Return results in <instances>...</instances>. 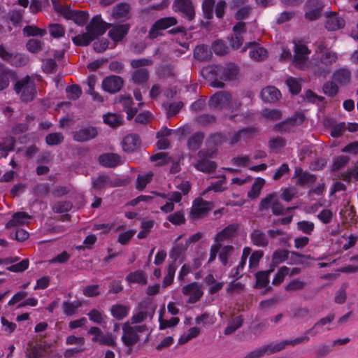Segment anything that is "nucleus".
Returning <instances> with one entry per match:
<instances>
[{
	"label": "nucleus",
	"mask_w": 358,
	"mask_h": 358,
	"mask_svg": "<svg viewBox=\"0 0 358 358\" xmlns=\"http://www.w3.org/2000/svg\"><path fill=\"white\" fill-rule=\"evenodd\" d=\"M315 46L310 69L317 76H326L330 71V66L337 61L338 55L335 52L329 50L324 42H318Z\"/></svg>",
	"instance_id": "1"
},
{
	"label": "nucleus",
	"mask_w": 358,
	"mask_h": 358,
	"mask_svg": "<svg viewBox=\"0 0 358 358\" xmlns=\"http://www.w3.org/2000/svg\"><path fill=\"white\" fill-rule=\"evenodd\" d=\"M122 335L121 340L124 345L131 347L136 344L141 339V336L145 334L150 335L148 327L146 324L133 325L127 322L122 324Z\"/></svg>",
	"instance_id": "2"
},
{
	"label": "nucleus",
	"mask_w": 358,
	"mask_h": 358,
	"mask_svg": "<svg viewBox=\"0 0 358 358\" xmlns=\"http://www.w3.org/2000/svg\"><path fill=\"white\" fill-rule=\"evenodd\" d=\"M14 90L22 101L29 102L36 95L35 79L33 77L27 76L16 82Z\"/></svg>",
	"instance_id": "3"
},
{
	"label": "nucleus",
	"mask_w": 358,
	"mask_h": 358,
	"mask_svg": "<svg viewBox=\"0 0 358 358\" xmlns=\"http://www.w3.org/2000/svg\"><path fill=\"white\" fill-rule=\"evenodd\" d=\"M294 44L293 64L294 65L302 70L310 69L312 60H309V55L311 53L310 50L301 41H293Z\"/></svg>",
	"instance_id": "4"
},
{
	"label": "nucleus",
	"mask_w": 358,
	"mask_h": 358,
	"mask_svg": "<svg viewBox=\"0 0 358 358\" xmlns=\"http://www.w3.org/2000/svg\"><path fill=\"white\" fill-rule=\"evenodd\" d=\"M0 58L15 67L24 66L29 62V58L27 55L22 53L11 52L3 44L0 45Z\"/></svg>",
	"instance_id": "5"
},
{
	"label": "nucleus",
	"mask_w": 358,
	"mask_h": 358,
	"mask_svg": "<svg viewBox=\"0 0 358 358\" xmlns=\"http://www.w3.org/2000/svg\"><path fill=\"white\" fill-rule=\"evenodd\" d=\"M213 206V202L205 201L199 197L196 198L192 202L190 217L193 220L201 218L207 215Z\"/></svg>",
	"instance_id": "6"
},
{
	"label": "nucleus",
	"mask_w": 358,
	"mask_h": 358,
	"mask_svg": "<svg viewBox=\"0 0 358 358\" xmlns=\"http://www.w3.org/2000/svg\"><path fill=\"white\" fill-rule=\"evenodd\" d=\"M213 155V152L209 153L205 150H200L198 152V157L199 159L194 164V167L196 169L199 171L208 173L214 171L217 168V165L214 162L208 159L212 158Z\"/></svg>",
	"instance_id": "7"
},
{
	"label": "nucleus",
	"mask_w": 358,
	"mask_h": 358,
	"mask_svg": "<svg viewBox=\"0 0 358 358\" xmlns=\"http://www.w3.org/2000/svg\"><path fill=\"white\" fill-rule=\"evenodd\" d=\"M57 10L66 19L71 20L80 26H83L89 18V14L85 10H73L68 7L62 6Z\"/></svg>",
	"instance_id": "8"
},
{
	"label": "nucleus",
	"mask_w": 358,
	"mask_h": 358,
	"mask_svg": "<svg viewBox=\"0 0 358 358\" xmlns=\"http://www.w3.org/2000/svg\"><path fill=\"white\" fill-rule=\"evenodd\" d=\"M255 132V128L252 127H248L238 131H229L227 134V143L233 145L241 141H246L251 138Z\"/></svg>",
	"instance_id": "9"
},
{
	"label": "nucleus",
	"mask_w": 358,
	"mask_h": 358,
	"mask_svg": "<svg viewBox=\"0 0 358 358\" xmlns=\"http://www.w3.org/2000/svg\"><path fill=\"white\" fill-rule=\"evenodd\" d=\"M231 101V94L225 91H221L210 96L208 105L211 108L221 110L230 106Z\"/></svg>",
	"instance_id": "10"
},
{
	"label": "nucleus",
	"mask_w": 358,
	"mask_h": 358,
	"mask_svg": "<svg viewBox=\"0 0 358 358\" xmlns=\"http://www.w3.org/2000/svg\"><path fill=\"white\" fill-rule=\"evenodd\" d=\"M250 49V58L255 62L264 61L268 57V51L266 48L262 47L256 42H249L245 43L242 48L241 52H244Z\"/></svg>",
	"instance_id": "11"
},
{
	"label": "nucleus",
	"mask_w": 358,
	"mask_h": 358,
	"mask_svg": "<svg viewBox=\"0 0 358 358\" xmlns=\"http://www.w3.org/2000/svg\"><path fill=\"white\" fill-rule=\"evenodd\" d=\"M177 20L174 17H163L155 22L150 28L148 36L153 39L161 34V31L168 29L169 27L176 25Z\"/></svg>",
	"instance_id": "12"
},
{
	"label": "nucleus",
	"mask_w": 358,
	"mask_h": 358,
	"mask_svg": "<svg viewBox=\"0 0 358 358\" xmlns=\"http://www.w3.org/2000/svg\"><path fill=\"white\" fill-rule=\"evenodd\" d=\"M173 10L179 13L187 20H192L195 15L194 6L190 0H175L173 4Z\"/></svg>",
	"instance_id": "13"
},
{
	"label": "nucleus",
	"mask_w": 358,
	"mask_h": 358,
	"mask_svg": "<svg viewBox=\"0 0 358 358\" xmlns=\"http://www.w3.org/2000/svg\"><path fill=\"white\" fill-rule=\"evenodd\" d=\"M108 27L109 24L103 21L101 15H96L92 18L87 25L86 29L96 38L99 36L103 35Z\"/></svg>",
	"instance_id": "14"
},
{
	"label": "nucleus",
	"mask_w": 358,
	"mask_h": 358,
	"mask_svg": "<svg viewBox=\"0 0 358 358\" xmlns=\"http://www.w3.org/2000/svg\"><path fill=\"white\" fill-rule=\"evenodd\" d=\"M182 292L184 295L189 296L187 302L189 303L197 302L203 294L201 287L197 282H192L185 285L182 288Z\"/></svg>",
	"instance_id": "15"
},
{
	"label": "nucleus",
	"mask_w": 358,
	"mask_h": 358,
	"mask_svg": "<svg viewBox=\"0 0 358 358\" xmlns=\"http://www.w3.org/2000/svg\"><path fill=\"white\" fill-rule=\"evenodd\" d=\"M154 313L153 310L149 312L145 306L140 303L138 309L134 311L130 320L127 322L133 325H139L138 324L143 322L148 317L151 318Z\"/></svg>",
	"instance_id": "16"
},
{
	"label": "nucleus",
	"mask_w": 358,
	"mask_h": 358,
	"mask_svg": "<svg viewBox=\"0 0 358 358\" xmlns=\"http://www.w3.org/2000/svg\"><path fill=\"white\" fill-rule=\"evenodd\" d=\"M123 85V80L117 76H107L102 82L103 89L111 94L119 92Z\"/></svg>",
	"instance_id": "17"
},
{
	"label": "nucleus",
	"mask_w": 358,
	"mask_h": 358,
	"mask_svg": "<svg viewBox=\"0 0 358 358\" xmlns=\"http://www.w3.org/2000/svg\"><path fill=\"white\" fill-rule=\"evenodd\" d=\"M308 10L305 13L306 19L315 20L318 19L321 15L323 8V3L319 0H309L306 3Z\"/></svg>",
	"instance_id": "18"
},
{
	"label": "nucleus",
	"mask_w": 358,
	"mask_h": 358,
	"mask_svg": "<svg viewBox=\"0 0 358 358\" xmlns=\"http://www.w3.org/2000/svg\"><path fill=\"white\" fill-rule=\"evenodd\" d=\"M219 252V259L224 266H230L233 264L234 257L238 255V252L232 245H225L220 248Z\"/></svg>",
	"instance_id": "19"
},
{
	"label": "nucleus",
	"mask_w": 358,
	"mask_h": 358,
	"mask_svg": "<svg viewBox=\"0 0 358 358\" xmlns=\"http://www.w3.org/2000/svg\"><path fill=\"white\" fill-rule=\"evenodd\" d=\"M299 255L294 252H289L287 250L280 249L275 250L272 255V262L274 264L277 265L281 264L287 260H289L287 263L292 264V260L294 258H298Z\"/></svg>",
	"instance_id": "20"
},
{
	"label": "nucleus",
	"mask_w": 358,
	"mask_h": 358,
	"mask_svg": "<svg viewBox=\"0 0 358 358\" xmlns=\"http://www.w3.org/2000/svg\"><path fill=\"white\" fill-rule=\"evenodd\" d=\"M297 178L296 184L300 186H309L316 181V176L308 172H303L300 167L295 168L293 178Z\"/></svg>",
	"instance_id": "21"
},
{
	"label": "nucleus",
	"mask_w": 358,
	"mask_h": 358,
	"mask_svg": "<svg viewBox=\"0 0 358 358\" xmlns=\"http://www.w3.org/2000/svg\"><path fill=\"white\" fill-rule=\"evenodd\" d=\"M97 130L94 127H87L76 131L73 139L78 142H84L95 138L97 136Z\"/></svg>",
	"instance_id": "22"
},
{
	"label": "nucleus",
	"mask_w": 358,
	"mask_h": 358,
	"mask_svg": "<svg viewBox=\"0 0 358 358\" xmlns=\"http://www.w3.org/2000/svg\"><path fill=\"white\" fill-rule=\"evenodd\" d=\"M99 163L105 166L113 168L122 163L121 157L115 153H106L100 155L99 157Z\"/></svg>",
	"instance_id": "23"
},
{
	"label": "nucleus",
	"mask_w": 358,
	"mask_h": 358,
	"mask_svg": "<svg viewBox=\"0 0 358 358\" xmlns=\"http://www.w3.org/2000/svg\"><path fill=\"white\" fill-rule=\"evenodd\" d=\"M131 307L127 304L117 303L110 308L111 315L117 320H122L128 316Z\"/></svg>",
	"instance_id": "24"
},
{
	"label": "nucleus",
	"mask_w": 358,
	"mask_h": 358,
	"mask_svg": "<svg viewBox=\"0 0 358 358\" xmlns=\"http://www.w3.org/2000/svg\"><path fill=\"white\" fill-rule=\"evenodd\" d=\"M325 27L329 31H336L345 26V20L335 13H330L327 15Z\"/></svg>",
	"instance_id": "25"
},
{
	"label": "nucleus",
	"mask_w": 358,
	"mask_h": 358,
	"mask_svg": "<svg viewBox=\"0 0 358 358\" xmlns=\"http://www.w3.org/2000/svg\"><path fill=\"white\" fill-rule=\"evenodd\" d=\"M31 216L24 212H17L13 215L12 219L6 224V228L23 226L29 223Z\"/></svg>",
	"instance_id": "26"
},
{
	"label": "nucleus",
	"mask_w": 358,
	"mask_h": 358,
	"mask_svg": "<svg viewBox=\"0 0 358 358\" xmlns=\"http://www.w3.org/2000/svg\"><path fill=\"white\" fill-rule=\"evenodd\" d=\"M332 78L341 85H347L350 81L351 71L347 67L340 68L333 73Z\"/></svg>",
	"instance_id": "27"
},
{
	"label": "nucleus",
	"mask_w": 358,
	"mask_h": 358,
	"mask_svg": "<svg viewBox=\"0 0 358 358\" xmlns=\"http://www.w3.org/2000/svg\"><path fill=\"white\" fill-rule=\"evenodd\" d=\"M139 136L136 134H130L124 138L122 141V148L127 152H134L140 145Z\"/></svg>",
	"instance_id": "28"
},
{
	"label": "nucleus",
	"mask_w": 358,
	"mask_h": 358,
	"mask_svg": "<svg viewBox=\"0 0 358 358\" xmlns=\"http://www.w3.org/2000/svg\"><path fill=\"white\" fill-rule=\"evenodd\" d=\"M280 92L275 87L268 86L261 92V97L265 102H274L280 97Z\"/></svg>",
	"instance_id": "29"
},
{
	"label": "nucleus",
	"mask_w": 358,
	"mask_h": 358,
	"mask_svg": "<svg viewBox=\"0 0 358 358\" xmlns=\"http://www.w3.org/2000/svg\"><path fill=\"white\" fill-rule=\"evenodd\" d=\"M129 26L127 24L114 26L109 31V36L114 41H120L127 34Z\"/></svg>",
	"instance_id": "30"
},
{
	"label": "nucleus",
	"mask_w": 358,
	"mask_h": 358,
	"mask_svg": "<svg viewBox=\"0 0 358 358\" xmlns=\"http://www.w3.org/2000/svg\"><path fill=\"white\" fill-rule=\"evenodd\" d=\"M237 228L238 227L236 224L228 225L216 235L215 238V242L220 243L234 237L236 234Z\"/></svg>",
	"instance_id": "31"
},
{
	"label": "nucleus",
	"mask_w": 358,
	"mask_h": 358,
	"mask_svg": "<svg viewBox=\"0 0 358 358\" xmlns=\"http://www.w3.org/2000/svg\"><path fill=\"white\" fill-rule=\"evenodd\" d=\"M250 238L252 243L258 247H266L268 243L266 234L259 229H255L252 232Z\"/></svg>",
	"instance_id": "32"
},
{
	"label": "nucleus",
	"mask_w": 358,
	"mask_h": 358,
	"mask_svg": "<svg viewBox=\"0 0 358 358\" xmlns=\"http://www.w3.org/2000/svg\"><path fill=\"white\" fill-rule=\"evenodd\" d=\"M308 340H309V337L306 335H304L303 336L296 338L295 339L285 340V341H280L277 343H274L275 346V351L277 352H280V351L282 350L283 349H285L286 348V346H287L289 345H296L301 344L302 343L306 342Z\"/></svg>",
	"instance_id": "33"
},
{
	"label": "nucleus",
	"mask_w": 358,
	"mask_h": 358,
	"mask_svg": "<svg viewBox=\"0 0 358 358\" xmlns=\"http://www.w3.org/2000/svg\"><path fill=\"white\" fill-rule=\"evenodd\" d=\"M119 103L123 106L127 114V118L131 119L137 113L136 108L131 107L133 101L129 96H122L120 97Z\"/></svg>",
	"instance_id": "34"
},
{
	"label": "nucleus",
	"mask_w": 358,
	"mask_h": 358,
	"mask_svg": "<svg viewBox=\"0 0 358 358\" xmlns=\"http://www.w3.org/2000/svg\"><path fill=\"white\" fill-rule=\"evenodd\" d=\"M238 73V69L237 66L234 64L230 63L223 68L221 78L224 80H232L236 78Z\"/></svg>",
	"instance_id": "35"
},
{
	"label": "nucleus",
	"mask_w": 358,
	"mask_h": 358,
	"mask_svg": "<svg viewBox=\"0 0 358 358\" xmlns=\"http://www.w3.org/2000/svg\"><path fill=\"white\" fill-rule=\"evenodd\" d=\"M126 280L129 283L145 285L147 283V275L144 271L139 270L130 273L126 277Z\"/></svg>",
	"instance_id": "36"
},
{
	"label": "nucleus",
	"mask_w": 358,
	"mask_h": 358,
	"mask_svg": "<svg viewBox=\"0 0 358 358\" xmlns=\"http://www.w3.org/2000/svg\"><path fill=\"white\" fill-rule=\"evenodd\" d=\"M204 138L203 132L194 133L187 141V147L190 150L195 151L198 150L202 144Z\"/></svg>",
	"instance_id": "37"
},
{
	"label": "nucleus",
	"mask_w": 358,
	"mask_h": 358,
	"mask_svg": "<svg viewBox=\"0 0 358 358\" xmlns=\"http://www.w3.org/2000/svg\"><path fill=\"white\" fill-rule=\"evenodd\" d=\"M188 245L186 243H176L172 248L169 256L171 259H173L172 262H175L176 263V261L178 258L180 257L187 250Z\"/></svg>",
	"instance_id": "38"
},
{
	"label": "nucleus",
	"mask_w": 358,
	"mask_h": 358,
	"mask_svg": "<svg viewBox=\"0 0 358 358\" xmlns=\"http://www.w3.org/2000/svg\"><path fill=\"white\" fill-rule=\"evenodd\" d=\"M15 140L13 137H6L0 141L1 157H6L8 152L13 150Z\"/></svg>",
	"instance_id": "39"
},
{
	"label": "nucleus",
	"mask_w": 358,
	"mask_h": 358,
	"mask_svg": "<svg viewBox=\"0 0 358 358\" xmlns=\"http://www.w3.org/2000/svg\"><path fill=\"white\" fill-rule=\"evenodd\" d=\"M113 16L115 19H127L129 14V6L127 3H120L113 10Z\"/></svg>",
	"instance_id": "40"
},
{
	"label": "nucleus",
	"mask_w": 358,
	"mask_h": 358,
	"mask_svg": "<svg viewBox=\"0 0 358 358\" xmlns=\"http://www.w3.org/2000/svg\"><path fill=\"white\" fill-rule=\"evenodd\" d=\"M177 268L178 266L175 262H172L169 264L167 267V273L164 278L162 282L163 287H169L173 283Z\"/></svg>",
	"instance_id": "41"
},
{
	"label": "nucleus",
	"mask_w": 358,
	"mask_h": 358,
	"mask_svg": "<svg viewBox=\"0 0 358 358\" xmlns=\"http://www.w3.org/2000/svg\"><path fill=\"white\" fill-rule=\"evenodd\" d=\"M194 57L198 60L206 61L210 57V52L206 45H197L194 50Z\"/></svg>",
	"instance_id": "42"
},
{
	"label": "nucleus",
	"mask_w": 358,
	"mask_h": 358,
	"mask_svg": "<svg viewBox=\"0 0 358 358\" xmlns=\"http://www.w3.org/2000/svg\"><path fill=\"white\" fill-rule=\"evenodd\" d=\"M243 323V319L241 315L237 316L230 320L227 327L224 329L225 335H230L239 329Z\"/></svg>",
	"instance_id": "43"
},
{
	"label": "nucleus",
	"mask_w": 358,
	"mask_h": 358,
	"mask_svg": "<svg viewBox=\"0 0 358 358\" xmlns=\"http://www.w3.org/2000/svg\"><path fill=\"white\" fill-rule=\"evenodd\" d=\"M95 38L87 31L86 33L78 34L73 38V42L76 45L85 46L89 45Z\"/></svg>",
	"instance_id": "44"
},
{
	"label": "nucleus",
	"mask_w": 358,
	"mask_h": 358,
	"mask_svg": "<svg viewBox=\"0 0 358 358\" xmlns=\"http://www.w3.org/2000/svg\"><path fill=\"white\" fill-rule=\"evenodd\" d=\"M272 270L257 272L256 277V287L257 288H264L267 286L269 282V275Z\"/></svg>",
	"instance_id": "45"
},
{
	"label": "nucleus",
	"mask_w": 358,
	"mask_h": 358,
	"mask_svg": "<svg viewBox=\"0 0 358 358\" xmlns=\"http://www.w3.org/2000/svg\"><path fill=\"white\" fill-rule=\"evenodd\" d=\"M132 80L136 84H143L149 78V72L145 69H139L132 73Z\"/></svg>",
	"instance_id": "46"
},
{
	"label": "nucleus",
	"mask_w": 358,
	"mask_h": 358,
	"mask_svg": "<svg viewBox=\"0 0 358 358\" xmlns=\"http://www.w3.org/2000/svg\"><path fill=\"white\" fill-rule=\"evenodd\" d=\"M264 183L265 180L263 178H257L255 180L251 189L248 192V196L250 199H256L258 197Z\"/></svg>",
	"instance_id": "47"
},
{
	"label": "nucleus",
	"mask_w": 358,
	"mask_h": 358,
	"mask_svg": "<svg viewBox=\"0 0 358 358\" xmlns=\"http://www.w3.org/2000/svg\"><path fill=\"white\" fill-rule=\"evenodd\" d=\"M103 121L111 127H117L123 122V117L115 113H108L103 115Z\"/></svg>",
	"instance_id": "48"
},
{
	"label": "nucleus",
	"mask_w": 358,
	"mask_h": 358,
	"mask_svg": "<svg viewBox=\"0 0 358 358\" xmlns=\"http://www.w3.org/2000/svg\"><path fill=\"white\" fill-rule=\"evenodd\" d=\"M87 315L90 321L99 324L106 323V319L107 318V316L103 311L96 309H92L90 310L87 313Z\"/></svg>",
	"instance_id": "49"
},
{
	"label": "nucleus",
	"mask_w": 358,
	"mask_h": 358,
	"mask_svg": "<svg viewBox=\"0 0 358 358\" xmlns=\"http://www.w3.org/2000/svg\"><path fill=\"white\" fill-rule=\"evenodd\" d=\"M334 317H335V316L334 314H330V315H327V317H324L320 319L317 322H316L314 324L313 328L308 329L306 332V334H311L312 336H315L316 334L320 332L317 330L314 331L315 329H316L318 327L324 326V325L331 323L334 320Z\"/></svg>",
	"instance_id": "50"
},
{
	"label": "nucleus",
	"mask_w": 358,
	"mask_h": 358,
	"mask_svg": "<svg viewBox=\"0 0 358 358\" xmlns=\"http://www.w3.org/2000/svg\"><path fill=\"white\" fill-rule=\"evenodd\" d=\"M49 33L51 37L54 38H59L64 36L65 29L59 24H50L49 25Z\"/></svg>",
	"instance_id": "51"
},
{
	"label": "nucleus",
	"mask_w": 358,
	"mask_h": 358,
	"mask_svg": "<svg viewBox=\"0 0 358 358\" xmlns=\"http://www.w3.org/2000/svg\"><path fill=\"white\" fill-rule=\"evenodd\" d=\"M152 176L153 173L152 172L138 175L136 179V188L139 190L143 189L147 184L152 180Z\"/></svg>",
	"instance_id": "52"
},
{
	"label": "nucleus",
	"mask_w": 358,
	"mask_h": 358,
	"mask_svg": "<svg viewBox=\"0 0 358 358\" xmlns=\"http://www.w3.org/2000/svg\"><path fill=\"white\" fill-rule=\"evenodd\" d=\"M289 268L287 267V266H282L279 268V270L278 271V272L275 273L273 279V281H272V283L273 285H278L280 284H281L284 280H285V278L289 275Z\"/></svg>",
	"instance_id": "53"
},
{
	"label": "nucleus",
	"mask_w": 358,
	"mask_h": 358,
	"mask_svg": "<svg viewBox=\"0 0 358 358\" xmlns=\"http://www.w3.org/2000/svg\"><path fill=\"white\" fill-rule=\"evenodd\" d=\"M208 142L209 144H213L214 145H220L224 143H227V135H225L221 132H217L211 134Z\"/></svg>",
	"instance_id": "54"
},
{
	"label": "nucleus",
	"mask_w": 358,
	"mask_h": 358,
	"mask_svg": "<svg viewBox=\"0 0 358 358\" xmlns=\"http://www.w3.org/2000/svg\"><path fill=\"white\" fill-rule=\"evenodd\" d=\"M215 321L216 318L214 315H210L208 313H204L195 318L196 324H203V325H211L213 324Z\"/></svg>",
	"instance_id": "55"
},
{
	"label": "nucleus",
	"mask_w": 358,
	"mask_h": 358,
	"mask_svg": "<svg viewBox=\"0 0 358 358\" xmlns=\"http://www.w3.org/2000/svg\"><path fill=\"white\" fill-rule=\"evenodd\" d=\"M44 353L45 348L41 344H37L30 348L27 356V358H41L44 355Z\"/></svg>",
	"instance_id": "56"
},
{
	"label": "nucleus",
	"mask_w": 358,
	"mask_h": 358,
	"mask_svg": "<svg viewBox=\"0 0 358 358\" xmlns=\"http://www.w3.org/2000/svg\"><path fill=\"white\" fill-rule=\"evenodd\" d=\"M109 178L106 175L99 176L92 180L93 187L96 189H101L109 185Z\"/></svg>",
	"instance_id": "57"
},
{
	"label": "nucleus",
	"mask_w": 358,
	"mask_h": 358,
	"mask_svg": "<svg viewBox=\"0 0 358 358\" xmlns=\"http://www.w3.org/2000/svg\"><path fill=\"white\" fill-rule=\"evenodd\" d=\"M23 32L25 35L29 36H43L46 34V29H40L36 26L27 25L23 29Z\"/></svg>",
	"instance_id": "58"
},
{
	"label": "nucleus",
	"mask_w": 358,
	"mask_h": 358,
	"mask_svg": "<svg viewBox=\"0 0 358 358\" xmlns=\"http://www.w3.org/2000/svg\"><path fill=\"white\" fill-rule=\"evenodd\" d=\"M213 52L217 55H223L227 52L228 47L222 40H217L212 44Z\"/></svg>",
	"instance_id": "59"
},
{
	"label": "nucleus",
	"mask_w": 358,
	"mask_h": 358,
	"mask_svg": "<svg viewBox=\"0 0 358 358\" xmlns=\"http://www.w3.org/2000/svg\"><path fill=\"white\" fill-rule=\"evenodd\" d=\"M64 141V136L62 133H51L46 138V143L49 145H57Z\"/></svg>",
	"instance_id": "60"
},
{
	"label": "nucleus",
	"mask_w": 358,
	"mask_h": 358,
	"mask_svg": "<svg viewBox=\"0 0 358 358\" xmlns=\"http://www.w3.org/2000/svg\"><path fill=\"white\" fill-rule=\"evenodd\" d=\"M264 252L262 250H257L252 252L249 259V267L250 269H255L263 257Z\"/></svg>",
	"instance_id": "61"
},
{
	"label": "nucleus",
	"mask_w": 358,
	"mask_h": 358,
	"mask_svg": "<svg viewBox=\"0 0 358 358\" xmlns=\"http://www.w3.org/2000/svg\"><path fill=\"white\" fill-rule=\"evenodd\" d=\"M285 145L286 141L282 137H276L271 138L268 142L269 148L275 152L278 151L279 150L284 148Z\"/></svg>",
	"instance_id": "62"
},
{
	"label": "nucleus",
	"mask_w": 358,
	"mask_h": 358,
	"mask_svg": "<svg viewBox=\"0 0 358 358\" xmlns=\"http://www.w3.org/2000/svg\"><path fill=\"white\" fill-rule=\"evenodd\" d=\"M286 84L289 87L290 92L293 94H297L301 91V87L299 81L292 77H289L286 80Z\"/></svg>",
	"instance_id": "63"
},
{
	"label": "nucleus",
	"mask_w": 358,
	"mask_h": 358,
	"mask_svg": "<svg viewBox=\"0 0 358 358\" xmlns=\"http://www.w3.org/2000/svg\"><path fill=\"white\" fill-rule=\"evenodd\" d=\"M66 92L69 99L76 100L80 96L82 90L78 85H71L66 88Z\"/></svg>",
	"instance_id": "64"
}]
</instances>
